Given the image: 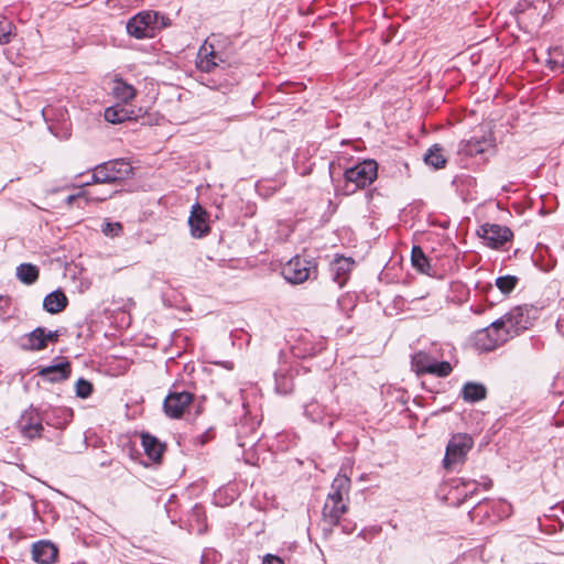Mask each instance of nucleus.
I'll return each mask as SVG.
<instances>
[{"label": "nucleus", "instance_id": "27", "mask_svg": "<svg viewBox=\"0 0 564 564\" xmlns=\"http://www.w3.org/2000/svg\"><path fill=\"white\" fill-rule=\"evenodd\" d=\"M462 397L466 402H478L487 397V389L478 382H466L462 389Z\"/></svg>", "mask_w": 564, "mask_h": 564}, {"label": "nucleus", "instance_id": "7", "mask_svg": "<svg viewBox=\"0 0 564 564\" xmlns=\"http://www.w3.org/2000/svg\"><path fill=\"white\" fill-rule=\"evenodd\" d=\"M531 310L528 306H514L498 321L502 322L503 330L507 332L509 339L518 336L520 333L529 329L533 325V318L530 315Z\"/></svg>", "mask_w": 564, "mask_h": 564}, {"label": "nucleus", "instance_id": "20", "mask_svg": "<svg viewBox=\"0 0 564 564\" xmlns=\"http://www.w3.org/2000/svg\"><path fill=\"white\" fill-rule=\"evenodd\" d=\"M42 414L44 422L55 429H64L73 419V411L67 408H50Z\"/></svg>", "mask_w": 564, "mask_h": 564}, {"label": "nucleus", "instance_id": "4", "mask_svg": "<svg viewBox=\"0 0 564 564\" xmlns=\"http://www.w3.org/2000/svg\"><path fill=\"white\" fill-rule=\"evenodd\" d=\"M132 166L123 159L110 160L94 167V181L116 184L127 180L132 174Z\"/></svg>", "mask_w": 564, "mask_h": 564}, {"label": "nucleus", "instance_id": "33", "mask_svg": "<svg viewBox=\"0 0 564 564\" xmlns=\"http://www.w3.org/2000/svg\"><path fill=\"white\" fill-rule=\"evenodd\" d=\"M304 414L313 422H322L324 419V409L318 402L311 401L305 404Z\"/></svg>", "mask_w": 564, "mask_h": 564}, {"label": "nucleus", "instance_id": "15", "mask_svg": "<svg viewBox=\"0 0 564 564\" xmlns=\"http://www.w3.org/2000/svg\"><path fill=\"white\" fill-rule=\"evenodd\" d=\"M188 226L194 238H203L210 231L208 213L198 203L192 206Z\"/></svg>", "mask_w": 564, "mask_h": 564}, {"label": "nucleus", "instance_id": "32", "mask_svg": "<svg viewBox=\"0 0 564 564\" xmlns=\"http://www.w3.org/2000/svg\"><path fill=\"white\" fill-rule=\"evenodd\" d=\"M14 24L4 15L0 14V44H9L14 33Z\"/></svg>", "mask_w": 564, "mask_h": 564}, {"label": "nucleus", "instance_id": "17", "mask_svg": "<svg viewBox=\"0 0 564 564\" xmlns=\"http://www.w3.org/2000/svg\"><path fill=\"white\" fill-rule=\"evenodd\" d=\"M110 95L122 104H129L132 101L138 94V90L131 84H128L119 75H115L110 82Z\"/></svg>", "mask_w": 564, "mask_h": 564}, {"label": "nucleus", "instance_id": "42", "mask_svg": "<svg viewBox=\"0 0 564 564\" xmlns=\"http://www.w3.org/2000/svg\"><path fill=\"white\" fill-rule=\"evenodd\" d=\"M57 338H58V333L55 330V332H46L45 330V343L47 344L48 341H57Z\"/></svg>", "mask_w": 564, "mask_h": 564}, {"label": "nucleus", "instance_id": "47", "mask_svg": "<svg viewBox=\"0 0 564 564\" xmlns=\"http://www.w3.org/2000/svg\"><path fill=\"white\" fill-rule=\"evenodd\" d=\"M490 485H491V481H489V482H485V488H489V487H490Z\"/></svg>", "mask_w": 564, "mask_h": 564}, {"label": "nucleus", "instance_id": "2", "mask_svg": "<svg viewBox=\"0 0 564 564\" xmlns=\"http://www.w3.org/2000/svg\"><path fill=\"white\" fill-rule=\"evenodd\" d=\"M282 275L292 284H301L317 276V263L313 259L293 257L282 268Z\"/></svg>", "mask_w": 564, "mask_h": 564}, {"label": "nucleus", "instance_id": "21", "mask_svg": "<svg viewBox=\"0 0 564 564\" xmlns=\"http://www.w3.org/2000/svg\"><path fill=\"white\" fill-rule=\"evenodd\" d=\"M72 372V365L68 360H64L57 365L41 368L39 376L50 382H61L66 380Z\"/></svg>", "mask_w": 564, "mask_h": 564}, {"label": "nucleus", "instance_id": "37", "mask_svg": "<svg viewBox=\"0 0 564 564\" xmlns=\"http://www.w3.org/2000/svg\"><path fill=\"white\" fill-rule=\"evenodd\" d=\"M459 485H462V486H464L466 488L470 487V489L465 494L464 499H466L467 497H470L474 492L477 491L478 484L475 480H469V479L466 480V479L462 478V479L458 480V484L455 485V488L458 489Z\"/></svg>", "mask_w": 564, "mask_h": 564}, {"label": "nucleus", "instance_id": "14", "mask_svg": "<svg viewBox=\"0 0 564 564\" xmlns=\"http://www.w3.org/2000/svg\"><path fill=\"white\" fill-rule=\"evenodd\" d=\"M492 147V139L482 134L474 135L469 140H462L458 143L457 154L464 158H473L487 152Z\"/></svg>", "mask_w": 564, "mask_h": 564}, {"label": "nucleus", "instance_id": "24", "mask_svg": "<svg viewBox=\"0 0 564 564\" xmlns=\"http://www.w3.org/2000/svg\"><path fill=\"white\" fill-rule=\"evenodd\" d=\"M141 443L147 456L152 462H159L161 459L165 446L156 437L150 435L149 433H143L141 435Z\"/></svg>", "mask_w": 564, "mask_h": 564}, {"label": "nucleus", "instance_id": "22", "mask_svg": "<svg viewBox=\"0 0 564 564\" xmlns=\"http://www.w3.org/2000/svg\"><path fill=\"white\" fill-rule=\"evenodd\" d=\"M68 305V299L62 290L48 293L43 300V307L50 314H58Z\"/></svg>", "mask_w": 564, "mask_h": 564}, {"label": "nucleus", "instance_id": "46", "mask_svg": "<svg viewBox=\"0 0 564 564\" xmlns=\"http://www.w3.org/2000/svg\"><path fill=\"white\" fill-rule=\"evenodd\" d=\"M276 390H278V391H280V392H283V393H286V392H288V390H286V389H282V388H280V386H276Z\"/></svg>", "mask_w": 564, "mask_h": 564}, {"label": "nucleus", "instance_id": "16", "mask_svg": "<svg viewBox=\"0 0 564 564\" xmlns=\"http://www.w3.org/2000/svg\"><path fill=\"white\" fill-rule=\"evenodd\" d=\"M31 555L37 564H54L58 558V547L48 540H40L32 544Z\"/></svg>", "mask_w": 564, "mask_h": 564}, {"label": "nucleus", "instance_id": "34", "mask_svg": "<svg viewBox=\"0 0 564 564\" xmlns=\"http://www.w3.org/2000/svg\"><path fill=\"white\" fill-rule=\"evenodd\" d=\"M519 279L514 275H503L496 279V285L503 294L511 293L517 284Z\"/></svg>", "mask_w": 564, "mask_h": 564}, {"label": "nucleus", "instance_id": "30", "mask_svg": "<svg viewBox=\"0 0 564 564\" xmlns=\"http://www.w3.org/2000/svg\"><path fill=\"white\" fill-rule=\"evenodd\" d=\"M39 268L31 263H21L17 268V276L24 284H33L39 279Z\"/></svg>", "mask_w": 564, "mask_h": 564}, {"label": "nucleus", "instance_id": "19", "mask_svg": "<svg viewBox=\"0 0 564 564\" xmlns=\"http://www.w3.org/2000/svg\"><path fill=\"white\" fill-rule=\"evenodd\" d=\"M351 488V480L346 475H337L332 485L330 490L326 497L327 500L339 501L349 503V492Z\"/></svg>", "mask_w": 564, "mask_h": 564}, {"label": "nucleus", "instance_id": "31", "mask_svg": "<svg viewBox=\"0 0 564 564\" xmlns=\"http://www.w3.org/2000/svg\"><path fill=\"white\" fill-rule=\"evenodd\" d=\"M443 149L438 144L431 147L424 155V161L427 165L434 169H442L446 164V159L443 155Z\"/></svg>", "mask_w": 564, "mask_h": 564}, {"label": "nucleus", "instance_id": "8", "mask_svg": "<svg viewBox=\"0 0 564 564\" xmlns=\"http://www.w3.org/2000/svg\"><path fill=\"white\" fill-rule=\"evenodd\" d=\"M411 367L417 376L430 373L440 378H445L453 371V367L448 361H437L436 358L425 351H417L412 356Z\"/></svg>", "mask_w": 564, "mask_h": 564}, {"label": "nucleus", "instance_id": "48", "mask_svg": "<svg viewBox=\"0 0 564 564\" xmlns=\"http://www.w3.org/2000/svg\"><path fill=\"white\" fill-rule=\"evenodd\" d=\"M469 518L473 520V511L468 512Z\"/></svg>", "mask_w": 564, "mask_h": 564}, {"label": "nucleus", "instance_id": "43", "mask_svg": "<svg viewBox=\"0 0 564 564\" xmlns=\"http://www.w3.org/2000/svg\"><path fill=\"white\" fill-rule=\"evenodd\" d=\"M215 364L216 365H220L221 367H224L227 370H232L234 369V362L232 361H216Z\"/></svg>", "mask_w": 564, "mask_h": 564}, {"label": "nucleus", "instance_id": "3", "mask_svg": "<svg viewBox=\"0 0 564 564\" xmlns=\"http://www.w3.org/2000/svg\"><path fill=\"white\" fill-rule=\"evenodd\" d=\"M471 339L475 348L481 351L495 350L509 340L507 332L503 330L502 322L498 319L475 332Z\"/></svg>", "mask_w": 564, "mask_h": 564}, {"label": "nucleus", "instance_id": "40", "mask_svg": "<svg viewBox=\"0 0 564 564\" xmlns=\"http://www.w3.org/2000/svg\"><path fill=\"white\" fill-rule=\"evenodd\" d=\"M262 564H284V562L282 561L281 557L279 556H275V555H267L264 558H263V562Z\"/></svg>", "mask_w": 564, "mask_h": 564}, {"label": "nucleus", "instance_id": "13", "mask_svg": "<svg viewBox=\"0 0 564 564\" xmlns=\"http://www.w3.org/2000/svg\"><path fill=\"white\" fill-rule=\"evenodd\" d=\"M194 400L188 391L170 390L163 402V410L171 419H181Z\"/></svg>", "mask_w": 564, "mask_h": 564}, {"label": "nucleus", "instance_id": "38", "mask_svg": "<svg viewBox=\"0 0 564 564\" xmlns=\"http://www.w3.org/2000/svg\"><path fill=\"white\" fill-rule=\"evenodd\" d=\"M550 63H553L554 65L564 68V51L558 47L554 48L552 52V59H550Z\"/></svg>", "mask_w": 564, "mask_h": 564}, {"label": "nucleus", "instance_id": "1", "mask_svg": "<svg viewBox=\"0 0 564 564\" xmlns=\"http://www.w3.org/2000/svg\"><path fill=\"white\" fill-rule=\"evenodd\" d=\"M195 63L200 73L212 74L219 77L218 80L215 78L207 79L210 88L221 89L231 85V77H228V74L226 73L229 64L223 55L215 50L213 44L207 41L204 42L197 52Z\"/></svg>", "mask_w": 564, "mask_h": 564}, {"label": "nucleus", "instance_id": "28", "mask_svg": "<svg viewBox=\"0 0 564 564\" xmlns=\"http://www.w3.org/2000/svg\"><path fill=\"white\" fill-rule=\"evenodd\" d=\"M411 262L417 272L432 275L430 259L425 256L420 246H413L411 251Z\"/></svg>", "mask_w": 564, "mask_h": 564}, {"label": "nucleus", "instance_id": "10", "mask_svg": "<svg viewBox=\"0 0 564 564\" xmlns=\"http://www.w3.org/2000/svg\"><path fill=\"white\" fill-rule=\"evenodd\" d=\"M43 422V414L35 408L30 406L21 414L17 422V429L23 437L34 440L42 436Z\"/></svg>", "mask_w": 564, "mask_h": 564}, {"label": "nucleus", "instance_id": "29", "mask_svg": "<svg viewBox=\"0 0 564 564\" xmlns=\"http://www.w3.org/2000/svg\"><path fill=\"white\" fill-rule=\"evenodd\" d=\"M79 191L76 194L68 195L66 197V204L73 205L77 199H84L86 203H99L105 202L108 198H111V193L107 195H96L93 191H86L78 188Z\"/></svg>", "mask_w": 564, "mask_h": 564}, {"label": "nucleus", "instance_id": "5", "mask_svg": "<svg viewBox=\"0 0 564 564\" xmlns=\"http://www.w3.org/2000/svg\"><path fill=\"white\" fill-rule=\"evenodd\" d=\"M159 19L163 20L164 17L156 11H141L129 19L127 32L135 39L153 37L159 30Z\"/></svg>", "mask_w": 564, "mask_h": 564}, {"label": "nucleus", "instance_id": "11", "mask_svg": "<svg viewBox=\"0 0 564 564\" xmlns=\"http://www.w3.org/2000/svg\"><path fill=\"white\" fill-rule=\"evenodd\" d=\"M478 236L486 241V246L492 249H500L512 240V230L498 224H484L477 230Z\"/></svg>", "mask_w": 564, "mask_h": 564}, {"label": "nucleus", "instance_id": "23", "mask_svg": "<svg viewBox=\"0 0 564 564\" xmlns=\"http://www.w3.org/2000/svg\"><path fill=\"white\" fill-rule=\"evenodd\" d=\"M21 348L24 350H42L46 348L45 328L37 327L21 339Z\"/></svg>", "mask_w": 564, "mask_h": 564}, {"label": "nucleus", "instance_id": "6", "mask_svg": "<svg viewBox=\"0 0 564 564\" xmlns=\"http://www.w3.org/2000/svg\"><path fill=\"white\" fill-rule=\"evenodd\" d=\"M474 446V440L469 434H454L446 446L443 465L446 469H453L456 465L464 464L467 454Z\"/></svg>", "mask_w": 564, "mask_h": 564}, {"label": "nucleus", "instance_id": "25", "mask_svg": "<svg viewBox=\"0 0 564 564\" xmlns=\"http://www.w3.org/2000/svg\"><path fill=\"white\" fill-rule=\"evenodd\" d=\"M189 525L193 531L203 534L207 531V518L202 505H195L188 514Z\"/></svg>", "mask_w": 564, "mask_h": 564}, {"label": "nucleus", "instance_id": "12", "mask_svg": "<svg viewBox=\"0 0 564 564\" xmlns=\"http://www.w3.org/2000/svg\"><path fill=\"white\" fill-rule=\"evenodd\" d=\"M349 503L325 500L322 509V530L325 535H330L335 527H338L340 519L348 512Z\"/></svg>", "mask_w": 564, "mask_h": 564}, {"label": "nucleus", "instance_id": "26", "mask_svg": "<svg viewBox=\"0 0 564 564\" xmlns=\"http://www.w3.org/2000/svg\"><path fill=\"white\" fill-rule=\"evenodd\" d=\"M104 116L106 121L112 124H118L127 120H131L133 118V111L128 110L122 105L118 104L106 108Z\"/></svg>", "mask_w": 564, "mask_h": 564}, {"label": "nucleus", "instance_id": "36", "mask_svg": "<svg viewBox=\"0 0 564 564\" xmlns=\"http://www.w3.org/2000/svg\"><path fill=\"white\" fill-rule=\"evenodd\" d=\"M122 231V225L120 223H106L102 226V232L107 236H119Z\"/></svg>", "mask_w": 564, "mask_h": 564}, {"label": "nucleus", "instance_id": "35", "mask_svg": "<svg viewBox=\"0 0 564 564\" xmlns=\"http://www.w3.org/2000/svg\"><path fill=\"white\" fill-rule=\"evenodd\" d=\"M76 395L82 399H86L90 397L93 393V384L88 380H85L83 378L78 379L75 384Z\"/></svg>", "mask_w": 564, "mask_h": 564}, {"label": "nucleus", "instance_id": "39", "mask_svg": "<svg viewBox=\"0 0 564 564\" xmlns=\"http://www.w3.org/2000/svg\"><path fill=\"white\" fill-rule=\"evenodd\" d=\"M339 525L341 528V531L345 534H351L356 530V528H357L355 522L349 521V520L344 519V518L340 519Z\"/></svg>", "mask_w": 564, "mask_h": 564}, {"label": "nucleus", "instance_id": "41", "mask_svg": "<svg viewBox=\"0 0 564 564\" xmlns=\"http://www.w3.org/2000/svg\"><path fill=\"white\" fill-rule=\"evenodd\" d=\"M214 435H215V432H214V430L210 429L199 436V442L202 444H206L214 437Z\"/></svg>", "mask_w": 564, "mask_h": 564}, {"label": "nucleus", "instance_id": "9", "mask_svg": "<svg viewBox=\"0 0 564 564\" xmlns=\"http://www.w3.org/2000/svg\"><path fill=\"white\" fill-rule=\"evenodd\" d=\"M377 176L378 164L373 160H365L361 163L347 169L344 173L346 183H352L355 185L351 192H355L358 188H365L372 184Z\"/></svg>", "mask_w": 564, "mask_h": 564}, {"label": "nucleus", "instance_id": "18", "mask_svg": "<svg viewBox=\"0 0 564 564\" xmlns=\"http://www.w3.org/2000/svg\"><path fill=\"white\" fill-rule=\"evenodd\" d=\"M355 265V261L351 258L337 257L329 267L332 279L339 288H343L350 275V272Z\"/></svg>", "mask_w": 564, "mask_h": 564}, {"label": "nucleus", "instance_id": "44", "mask_svg": "<svg viewBox=\"0 0 564 564\" xmlns=\"http://www.w3.org/2000/svg\"><path fill=\"white\" fill-rule=\"evenodd\" d=\"M94 184H106L105 182H95L94 181V174L91 175V178L89 182H86L79 186H77L78 188H82V189H85L86 186H89V185H94Z\"/></svg>", "mask_w": 564, "mask_h": 564}, {"label": "nucleus", "instance_id": "45", "mask_svg": "<svg viewBox=\"0 0 564 564\" xmlns=\"http://www.w3.org/2000/svg\"><path fill=\"white\" fill-rule=\"evenodd\" d=\"M96 195H107L109 193H111V196L113 195L115 192H111V191H108V192H99V191H96V189H91Z\"/></svg>", "mask_w": 564, "mask_h": 564}]
</instances>
